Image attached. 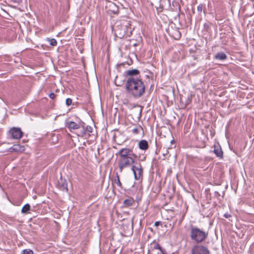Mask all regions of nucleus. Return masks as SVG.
<instances>
[{"instance_id":"20e7f679","label":"nucleus","mask_w":254,"mask_h":254,"mask_svg":"<svg viewBox=\"0 0 254 254\" xmlns=\"http://www.w3.org/2000/svg\"><path fill=\"white\" fill-rule=\"evenodd\" d=\"M191 254H210L208 249L202 245H195L191 250Z\"/></svg>"},{"instance_id":"473e14b6","label":"nucleus","mask_w":254,"mask_h":254,"mask_svg":"<svg viewBox=\"0 0 254 254\" xmlns=\"http://www.w3.org/2000/svg\"><path fill=\"white\" fill-rule=\"evenodd\" d=\"M174 142V140H172L171 141V142L172 143H173Z\"/></svg>"},{"instance_id":"f8f14e48","label":"nucleus","mask_w":254,"mask_h":254,"mask_svg":"<svg viewBox=\"0 0 254 254\" xmlns=\"http://www.w3.org/2000/svg\"><path fill=\"white\" fill-rule=\"evenodd\" d=\"M15 152H22L24 150L25 148L23 145L20 144H14L10 148Z\"/></svg>"},{"instance_id":"2eb2a0df","label":"nucleus","mask_w":254,"mask_h":254,"mask_svg":"<svg viewBox=\"0 0 254 254\" xmlns=\"http://www.w3.org/2000/svg\"><path fill=\"white\" fill-rule=\"evenodd\" d=\"M30 209V205L27 203L25 204L21 209V213L23 214H27Z\"/></svg>"},{"instance_id":"ddd939ff","label":"nucleus","mask_w":254,"mask_h":254,"mask_svg":"<svg viewBox=\"0 0 254 254\" xmlns=\"http://www.w3.org/2000/svg\"><path fill=\"white\" fill-rule=\"evenodd\" d=\"M215 58L216 59L220 60H225L227 59V55L223 53H218L215 56Z\"/></svg>"},{"instance_id":"4468645a","label":"nucleus","mask_w":254,"mask_h":254,"mask_svg":"<svg viewBox=\"0 0 254 254\" xmlns=\"http://www.w3.org/2000/svg\"><path fill=\"white\" fill-rule=\"evenodd\" d=\"M58 185L59 186V188L62 190L65 191L66 192L68 191L67 184L64 182L61 183L59 182Z\"/></svg>"},{"instance_id":"1a4fd4ad","label":"nucleus","mask_w":254,"mask_h":254,"mask_svg":"<svg viewBox=\"0 0 254 254\" xmlns=\"http://www.w3.org/2000/svg\"><path fill=\"white\" fill-rule=\"evenodd\" d=\"M138 147L142 150H146L149 148L148 143L146 140H141L138 143Z\"/></svg>"},{"instance_id":"423d86ee","label":"nucleus","mask_w":254,"mask_h":254,"mask_svg":"<svg viewBox=\"0 0 254 254\" xmlns=\"http://www.w3.org/2000/svg\"><path fill=\"white\" fill-rule=\"evenodd\" d=\"M132 151L131 149L128 148H124L120 150V151L116 153L120 156L119 158H123L125 157H131Z\"/></svg>"},{"instance_id":"dca6fc26","label":"nucleus","mask_w":254,"mask_h":254,"mask_svg":"<svg viewBox=\"0 0 254 254\" xmlns=\"http://www.w3.org/2000/svg\"><path fill=\"white\" fill-rule=\"evenodd\" d=\"M110 7H111L110 10L112 11L114 14H118L119 12V8L118 7L115 5L114 3H111L110 5Z\"/></svg>"},{"instance_id":"cd10ccee","label":"nucleus","mask_w":254,"mask_h":254,"mask_svg":"<svg viewBox=\"0 0 254 254\" xmlns=\"http://www.w3.org/2000/svg\"><path fill=\"white\" fill-rule=\"evenodd\" d=\"M83 127V128H82V130H81V134L82 135H85V134H86V131H87V130H86V129H85V128H84V127Z\"/></svg>"},{"instance_id":"b1692460","label":"nucleus","mask_w":254,"mask_h":254,"mask_svg":"<svg viewBox=\"0 0 254 254\" xmlns=\"http://www.w3.org/2000/svg\"><path fill=\"white\" fill-rule=\"evenodd\" d=\"M204 5L202 3H200L197 7V11L199 13H201L203 9Z\"/></svg>"},{"instance_id":"a878e982","label":"nucleus","mask_w":254,"mask_h":254,"mask_svg":"<svg viewBox=\"0 0 254 254\" xmlns=\"http://www.w3.org/2000/svg\"><path fill=\"white\" fill-rule=\"evenodd\" d=\"M138 108H139L138 112H139V118H140L141 116V113L142 111V107L140 106H136Z\"/></svg>"},{"instance_id":"aec40b11","label":"nucleus","mask_w":254,"mask_h":254,"mask_svg":"<svg viewBox=\"0 0 254 254\" xmlns=\"http://www.w3.org/2000/svg\"><path fill=\"white\" fill-rule=\"evenodd\" d=\"M132 200L130 199H127L124 201V204L126 206H129L132 205Z\"/></svg>"},{"instance_id":"7c9ffc66","label":"nucleus","mask_w":254,"mask_h":254,"mask_svg":"<svg viewBox=\"0 0 254 254\" xmlns=\"http://www.w3.org/2000/svg\"><path fill=\"white\" fill-rule=\"evenodd\" d=\"M120 35L118 37L120 38H122L124 36V33H123L122 34L120 33Z\"/></svg>"},{"instance_id":"5701e85b","label":"nucleus","mask_w":254,"mask_h":254,"mask_svg":"<svg viewBox=\"0 0 254 254\" xmlns=\"http://www.w3.org/2000/svg\"><path fill=\"white\" fill-rule=\"evenodd\" d=\"M48 41L50 42V45L51 46H55L57 44V42L55 39H48Z\"/></svg>"},{"instance_id":"a211bd4d","label":"nucleus","mask_w":254,"mask_h":254,"mask_svg":"<svg viewBox=\"0 0 254 254\" xmlns=\"http://www.w3.org/2000/svg\"><path fill=\"white\" fill-rule=\"evenodd\" d=\"M153 249L154 250H159L161 254H165L164 251L162 250V248L160 246V245L158 243H156L154 244L153 246Z\"/></svg>"},{"instance_id":"6ab92c4d","label":"nucleus","mask_w":254,"mask_h":254,"mask_svg":"<svg viewBox=\"0 0 254 254\" xmlns=\"http://www.w3.org/2000/svg\"><path fill=\"white\" fill-rule=\"evenodd\" d=\"M142 127L139 126L138 127H134L133 129H132V133L134 134H137L139 133V131L140 130H142Z\"/></svg>"},{"instance_id":"7ed1b4c3","label":"nucleus","mask_w":254,"mask_h":254,"mask_svg":"<svg viewBox=\"0 0 254 254\" xmlns=\"http://www.w3.org/2000/svg\"><path fill=\"white\" fill-rule=\"evenodd\" d=\"M134 163V159L132 157L119 158L118 166L120 172H122L123 169L131 166Z\"/></svg>"},{"instance_id":"c85d7f7f","label":"nucleus","mask_w":254,"mask_h":254,"mask_svg":"<svg viewBox=\"0 0 254 254\" xmlns=\"http://www.w3.org/2000/svg\"><path fill=\"white\" fill-rule=\"evenodd\" d=\"M56 97V95L54 93H51L49 94V97L52 99H54Z\"/></svg>"},{"instance_id":"393cba45","label":"nucleus","mask_w":254,"mask_h":254,"mask_svg":"<svg viewBox=\"0 0 254 254\" xmlns=\"http://www.w3.org/2000/svg\"><path fill=\"white\" fill-rule=\"evenodd\" d=\"M66 106H69L72 104V100L70 98H67L65 101Z\"/></svg>"},{"instance_id":"412c9836","label":"nucleus","mask_w":254,"mask_h":254,"mask_svg":"<svg viewBox=\"0 0 254 254\" xmlns=\"http://www.w3.org/2000/svg\"><path fill=\"white\" fill-rule=\"evenodd\" d=\"M211 25V24L209 22L204 23L203 24L204 30L206 31H208L210 28Z\"/></svg>"},{"instance_id":"72a5a7b5","label":"nucleus","mask_w":254,"mask_h":254,"mask_svg":"<svg viewBox=\"0 0 254 254\" xmlns=\"http://www.w3.org/2000/svg\"><path fill=\"white\" fill-rule=\"evenodd\" d=\"M158 254H162L161 253V252L160 251L159 253H158Z\"/></svg>"},{"instance_id":"2f4dec72","label":"nucleus","mask_w":254,"mask_h":254,"mask_svg":"<svg viewBox=\"0 0 254 254\" xmlns=\"http://www.w3.org/2000/svg\"><path fill=\"white\" fill-rule=\"evenodd\" d=\"M224 216H225V218H228L229 217H230V215H228V214H225V215H224Z\"/></svg>"},{"instance_id":"39448f33","label":"nucleus","mask_w":254,"mask_h":254,"mask_svg":"<svg viewBox=\"0 0 254 254\" xmlns=\"http://www.w3.org/2000/svg\"><path fill=\"white\" fill-rule=\"evenodd\" d=\"M132 171L133 172L134 178L136 180H139L142 176L143 170L141 165L139 163L137 165L132 166Z\"/></svg>"},{"instance_id":"f3484780","label":"nucleus","mask_w":254,"mask_h":254,"mask_svg":"<svg viewBox=\"0 0 254 254\" xmlns=\"http://www.w3.org/2000/svg\"><path fill=\"white\" fill-rule=\"evenodd\" d=\"M116 178L115 179V182L119 187L122 188V184L120 180L119 175H118V173H116Z\"/></svg>"},{"instance_id":"f257e3e1","label":"nucleus","mask_w":254,"mask_h":254,"mask_svg":"<svg viewBox=\"0 0 254 254\" xmlns=\"http://www.w3.org/2000/svg\"><path fill=\"white\" fill-rule=\"evenodd\" d=\"M127 93L132 97L138 99L142 97L145 91V85L141 78H127L125 83Z\"/></svg>"},{"instance_id":"6e6552de","label":"nucleus","mask_w":254,"mask_h":254,"mask_svg":"<svg viewBox=\"0 0 254 254\" xmlns=\"http://www.w3.org/2000/svg\"><path fill=\"white\" fill-rule=\"evenodd\" d=\"M140 73L139 70L137 69H129L125 71V74L127 77V78L132 77L133 78H140L137 77Z\"/></svg>"},{"instance_id":"4be33fe9","label":"nucleus","mask_w":254,"mask_h":254,"mask_svg":"<svg viewBox=\"0 0 254 254\" xmlns=\"http://www.w3.org/2000/svg\"><path fill=\"white\" fill-rule=\"evenodd\" d=\"M21 254H33V252L30 249H25L21 252Z\"/></svg>"},{"instance_id":"9d476101","label":"nucleus","mask_w":254,"mask_h":254,"mask_svg":"<svg viewBox=\"0 0 254 254\" xmlns=\"http://www.w3.org/2000/svg\"><path fill=\"white\" fill-rule=\"evenodd\" d=\"M80 125L77 124L76 123L70 121L67 123L66 127L69 128L70 129H78L80 127Z\"/></svg>"},{"instance_id":"bb28decb","label":"nucleus","mask_w":254,"mask_h":254,"mask_svg":"<svg viewBox=\"0 0 254 254\" xmlns=\"http://www.w3.org/2000/svg\"><path fill=\"white\" fill-rule=\"evenodd\" d=\"M86 129L89 132H92L93 130V128L90 126H87L86 127Z\"/></svg>"},{"instance_id":"9b49d317","label":"nucleus","mask_w":254,"mask_h":254,"mask_svg":"<svg viewBox=\"0 0 254 254\" xmlns=\"http://www.w3.org/2000/svg\"><path fill=\"white\" fill-rule=\"evenodd\" d=\"M214 152L218 157L220 158L223 157V151L219 146L214 145Z\"/></svg>"},{"instance_id":"c756f323","label":"nucleus","mask_w":254,"mask_h":254,"mask_svg":"<svg viewBox=\"0 0 254 254\" xmlns=\"http://www.w3.org/2000/svg\"><path fill=\"white\" fill-rule=\"evenodd\" d=\"M161 224V222L160 221H156L154 223V225L156 226V227H157L159 225H160Z\"/></svg>"},{"instance_id":"f03ea898","label":"nucleus","mask_w":254,"mask_h":254,"mask_svg":"<svg viewBox=\"0 0 254 254\" xmlns=\"http://www.w3.org/2000/svg\"><path fill=\"white\" fill-rule=\"evenodd\" d=\"M208 235V232L205 231L196 226H190V237L193 242L197 244L201 243L205 241Z\"/></svg>"},{"instance_id":"0eeeda50","label":"nucleus","mask_w":254,"mask_h":254,"mask_svg":"<svg viewBox=\"0 0 254 254\" xmlns=\"http://www.w3.org/2000/svg\"><path fill=\"white\" fill-rule=\"evenodd\" d=\"M9 132L12 138L16 139H20L23 134L21 129L18 127H13Z\"/></svg>"}]
</instances>
